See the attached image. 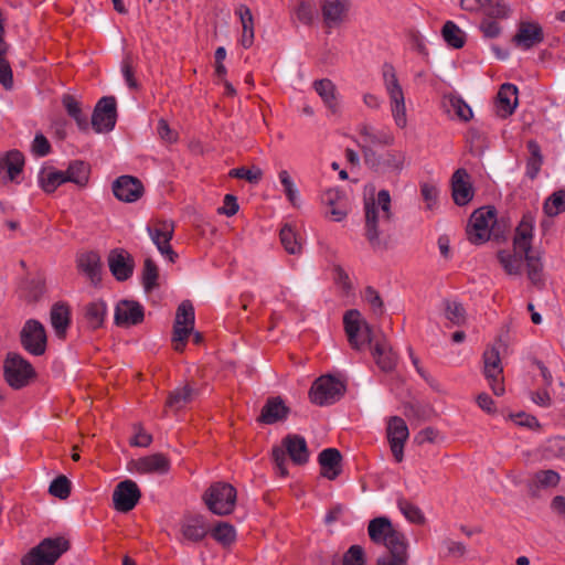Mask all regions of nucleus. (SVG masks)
Returning a JSON list of instances; mask_svg holds the SVG:
<instances>
[{"label":"nucleus","mask_w":565,"mask_h":565,"mask_svg":"<svg viewBox=\"0 0 565 565\" xmlns=\"http://www.w3.org/2000/svg\"><path fill=\"white\" fill-rule=\"evenodd\" d=\"M534 218L532 215L523 216L522 221L515 230L513 238V246L516 250L531 253L533 231H534Z\"/></svg>","instance_id":"33"},{"label":"nucleus","mask_w":565,"mask_h":565,"mask_svg":"<svg viewBox=\"0 0 565 565\" xmlns=\"http://www.w3.org/2000/svg\"><path fill=\"white\" fill-rule=\"evenodd\" d=\"M288 408L278 397H273L264 405L259 420L265 424H274L286 418Z\"/></svg>","instance_id":"39"},{"label":"nucleus","mask_w":565,"mask_h":565,"mask_svg":"<svg viewBox=\"0 0 565 565\" xmlns=\"http://www.w3.org/2000/svg\"><path fill=\"white\" fill-rule=\"evenodd\" d=\"M50 151L51 145L47 138L43 134L38 132L31 143V152L36 157H45Z\"/></svg>","instance_id":"63"},{"label":"nucleus","mask_w":565,"mask_h":565,"mask_svg":"<svg viewBox=\"0 0 565 565\" xmlns=\"http://www.w3.org/2000/svg\"><path fill=\"white\" fill-rule=\"evenodd\" d=\"M92 124L96 132H107L116 124V99L111 96L103 97L96 105Z\"/></svg>","instance_id":"18"},{"label":"nucleus","mask_w":565,"mask_h":565,"mask_svg":"<svg viewBox=\"0 0 565 565\" xmlns=\"http://www.w3.org/2000/svg\"><path fill=\"white\" fill-rule=\"evenodd\" d=\"M559 481V476L553 470H543L536 472L532 478V486L536 489L555 487Z\"/></svg>","instance_id":"53"},{"label":"nucleus","mask_w":565,"mask_h":565,"mask_svg":"<svg viewBox=\"0 0 565 565\" xmlns=\"http://www.w3.org/2000/svg\"><path fill=\"white\" fill-rule=\"evenodd\" d=\"M235 14L238 17L242 25L241 44L248 49L253 45L255 39L254 18L248 7L241 4L236 8Z\"/></svg>","instance_id":"38"},{"label":"nucleus","mask_w":565,"mask_h":565,"mask_svg":"<svg viewBox=\"0 0 565 565\" xmlns=\"http://www.w3.org/2000/svg\"><path fill=\"white\" fill-rule=\"evenodd\" d=\"M195 392L188 385L173 391L167 402V406L179 411L194 399Z\"/></svg>","instance_id":"46"},{"label":"nucleus","mask_w":565,"mask_h":565,"mask_svg":"<svg viewBox=\"0 0 565 565\" xmlns=\"http://www.w3.org/2000/svg\"><path fill=\"white\" fill-rule=\"evenodd\" d=\"M518 103V87L510 83L503 84L497 96V114L501 117L512 115Z\"/></svg>","instance_id":"31"},{"label":"nucleus","mask_w":565,"mask_h":565,"mask_svg":"<svg viewBox=\"0 0 565 565\" xmlns=\"http://www.w3.org/2000/svg\"><path fill=\"white\" fill-rule=\"evenodd\" d=\"M350 9L349 0H324L321 3L323 23L329 29L341 25Z\"/></svg>","instance_id":"27"},{"label":"nucleus","mask_w":565,"mask_h":565,"mask_svg":"<svg viewBox=\"0 0 565 565\" xmlns=\"http://www.w3.org/2000/svg\"><path fill=\"white\" fill-rule=\"evenodd\" d=\"M108 266L117 280H127L134 271V260L124 249H114L108 255Z\"/></svg>","instance_id":"28"},{"label":"nucleus","mask_w":565,"mask_h":565,"mask_svg":"<svg viewBox=\"0 0 565 565\" xmlns=\"http://www.w3.org/2000/svg\"><path fill=\"white\" fill-rule=\"evenodd\" d=\"M376 364L384 371H390L395 366L396 356L391 347L385 342H377L372 350Z\"/></svg>","instance_id":"43"},{"label":"nucleus","mask_w":565,"mask_h":565,"mask_svg":"<svg viewBox=\"0 0 565 565\" xmlns=\"http://www.w3.org/2000/svg\"><path fill=\"white\" fill-rule=\"evenodd\" d=\"M398 508L403 515L411 522L418 523L423 520V513L418 507L406 500H398Z\"/></svg>","instance_id":"60"},{"label":"nucleus","mask_w":565,"mask_h":565,"mask_svg":"<svg viewBox=\"0 0 565 565\" xmlns=\"http://www.w3.org/2000/svg\"><path fill=\"white\" fill-rule=\"evenodd\" d=\"M131 469L138 473H167L170 469V462L161 454H152L139 458L131 462Z\"/></svg>","instance_id":"29"},{"label":"nucleus","mask_w":565,"mask_h":565,"mask_svg":"<svg viewBox=\"0 0 565 565\" xmlns=\"http://www.w3.org/2000/svg\"><path fill=\"white\" fill-rule=\"evenodd\" d=\"M49 492L58 499H66L71 492V482L65 476L55 478L49 488Z\"/></svg>","instance_id":"57"},{"label":"nucleus","mask_w":565,"mask_h":565,"mask_svg":"<svg viewBox=\"0 0 565 565\" xmlns=\"http://www.w3.org/2000/svg\"><path fill=\"white\" fill-rule=\"evenodd\" d=\"M367 532L374 543L383 544L388 551H402L406 544L404 534L385 516L373 519L369 523Z\"/></svg>","instance_id":"6"},{"label":"nucleus","mask_w":565,"mask_h":565,"mask_svg":"<svg viewBox=\"0 0 565 565\" xmlns=\"http://www.w3.org/2000/svg\"><path fill=\"white\" fill-rule=\"evenodd\" d=\"M108 313L107 305L102 299H96L84 306L83 315L85 322L90 329L100 328Z\"/></svg>","instance_id":"34"},{"label":"nucleus","mask_w":565,"mask_h":565,"mask_svg":"<svg viewBox=\"0 0 565 565\" xmlns=\"http://www.w3.org/2000/svg\"><path fill=\"white\" fill-rule=\"evenodd\" d=\"M147 232L158 252L169 262L174 263L177 254L170 245L174 233L173 223L167 220H156L147 225Z\"/></svg>","instance_id":"9"},{"label":"nucleus","mask_w":565,"mask_h":565,"mask_svg":"<svg viewBox=\"0 0 565 565\" xmlns=\"http://www.w3.org/2000/svg\"><path fill=\"white\" fill-rule=\"evenodd\" d=\"M544 212L548 216H556L565 212V190L556 191L546 199Z\"/></svg>","instance_id":"48"},{"label":"nucleus","mask_w":565,"mask_h":565,"mask_svg":"<svg viewBox=\"0 0 565 565\" xmlns=\"http://www.w3.org/2000/svg\"><path fill=\"white\" fill-rule=\"evenodd\" d=\"M143 307L134 300H120L115 308V322L120 327H130L143 320Z\"/></svg>","instance_id":"26"},{"label":"nucleus","mask_w":565,"mask_h":565,"mask_svg":"<svg viewBox=\"0 0 565 565\" xmlns=\"http://www.w3.org/2000/svg\"><path fill=\"white\" fill-rule=\"evenodd\" d=\"M63 174L65 183L72 182L78 186H85L88 182L89 168L82 161H74L63 171Z\"/></svg>","instance_id":"44"},{"label":"nucleus","mask_w":565,"mask_h":565,"mask_svg":"<svg viewBox=\"0 0 565 565\" xmlns=\"http://www.w3.org/2000/svg\"><path fill=\"white\" fill-rule=\"evenodd\" d=\"M7 51V45H0V84L6 89H11L13 86V75L10 63L6 60Z\"/></svg>","instance_id":"52"},{"label":"nucleus","mask_w":565,"mask_h":565,"mask_svg":"<svg viewBox=\"0 0 565 565\" xmlns=\"http://www.w3.org/2000/svg\"><path fill=\"white\" fill-rule=\"evenodd\" d=\"M498 260L503 270L510 276H520L526 264L529 279L533 284L541 280L542 262L541 258L529 252L516 250V248L500 250Z\"/></svg>","instance_id":"1"},{"label":"nucleus","mask_w":565,"mask_h":565,"mask_svg":"<svg viewBox=\"0 0 565 565\" xmlns=\"http://www.w3.org/2000/svg\"><path fill=\"white\" fill-rule=\"evenodd\" d=\"M321 203L324 206L327 217L333 222L343 221L350 211L349 199L339 189L326 190L321 195Z\"/></svg>","instance_id":"17"},{"label":"nucleus","mask_w":565,"mask_h":565,"mask_svg":"<svg viewBox=\"0 0 565 565\" xmlns=\"http://www.w3.org/2000/svg\"><path fill=\"white\" fill-rule=\"evenodd\" d=\"M181 542H199L209 533V525L204 516L199 514L184 515L180 523Z\"/></svg>","instance_id":"22"},{"label":"nucleus","mask_w":565,"mask_h":565,"mask_svg":"<svg viewBox=\"0 0 565 565\" xmlns=\"http://www.w3.org/2000/svg\"><path fill=\"white\" fill-rule=\"evenodd\" d=\"M530 158L526 163V174L533 179L539 173L542 166V157L540 153V147L536 142L530 141L529 145Z\"/></svg>","instance_id":"54"},{"label":"nucleus","mask_w":565,"mask_h":565,"mask_svg":"<svg viewBox=\"0 0 565 565\" xmlns=\"http://www.w3.org/2000/svg\"><path fill=\"white\" fill-rule=\"evenodd\" d=\"M236 497V490L232 484L216 482L206 490L204 502L212 513L226 515L234 511Z\"/></svg>","instance_id":"7"},{"label":"nucleus","mask_w":565,"mask_h":565,"mask_svg":"<svg viewBox=\"0 0 565 565\" xmlns=\"http://www.w3.org/2000/svg\"><path fill=\"white\" fill-rule=\"evenodd\" d=\"M280 242L288 254L298 255L302 252L303 237L297 231L296 225L286 223L280 230Z\"/></svg>","instance_id":"35"},{"label":"nucleus","mask_w":565,"mask_h":565,"mask_svg":"<svg viewBox=\"0 0 565 565\" xmlns=\"http://www.w3.org/2000/svg\"><path fill=\"white\" fill-rule=\"evenodd\" d=\"M230 175L238 179L247 180L250 183H258L262 179L263 172L259 168H237L230 171Z\"/></svg>","instance_id":"62"},{"label":"nucleus","mask_w":565,"mask_h":565,"mask_svg":"<svg viewBox=\"0 0 565 565\" xmlns=\"http://www.w3.org/2000/svg\"><path fill=\"white\" fill-rule=\"evenodd\" d=\"M51 326L58 338H64L71 324V307L65 302H56L50 312Z\"/></svg>","instance_id":"32"},{"label":"nucleus","mask_w":565,"mask_h":565,"mask_svg":"<svg viewBox=\"0 0 565 565\" xmlns=\"http://www.w3.org/2000/svg\"><path fill=\"white\" fill-rule=\"evenodd\" d=\"M484 375L493 393L498 396L504 393L502 382V366L499 351L494 348L488 349L483 353Z\"/></svg>","instance_id":"21"},{"label":"nucleus","mask_w":565,"mask_h":565,"mask_svg":"<svg viewBox=\"0 0 565 565\" xmlns=\"http://www.w3.org/2000/svg\"><path fill=\"white\" fill-rule=\"evenodd\" d=\"M77 266L93 282L99 280L100 258L97 253L87 252L79 255Z\"/></svg>","instance_id":"41"},{"label":"nucleus","mask_w":565,"mask_h":565,"mask_svg":"<svg viewBox=\"0 0 565 565\" xmlns=\"http://www.w3.org/2000/svg\"><path fill=\"white\" fill-rule=\"evenodd\" d=\"M341 455L334 448H328L319 455V463L321 466V475L329 479H335L340 473Z\"/></svg>","instance_id":"37"},{"label":"nucleus","mask_w":565,"mask_h":565,"mask_svg":"<svg viewBox=\"0 0 565 565\" xmlns=\"http://www.w3.org/2000/svg\"><path fill=\"white\" fill-rule=\"evenodd\" d=\"M364 553L361 546L352 545L343 557V565H364Z\"/></svg>","instance_id":"64"},{"label":"nucleus","mask_w":565,"mask_h":565,"mask_svg":"<svg viewBox=\"0 0 565 565\" xmlns=\"http://www.w3.org/2000/svg\"><path fill=\"white\" fill-rule=\"evenodd\" d=\"M277 177L282 188V192L286 196V200L290 203L292 207H300L301 195L291 174L286 169H280L277 173Z\"/></svg>","instance_id":"40"},{"label":"nucleus","mask_w":565,"mask_h":565,"mask_svg":"<svg viewBox=\"0 0 565 565\" xmlns=\"http://www.w3.org/2000/svg\"><path fill=\"white\" fill-rule=\"evenodd\" d=\"M295 15L303 24H310L317 17L316 8L310 2H300L295 9Z\"/></svg>","instance_id":"58"},{"label":"nucleus","mask_w":565,"mask_h":565,"mask_svg":"<svg viewBox=\"0 0 565 565\" xmlns=\"http://www.w3.org/2000/svg\"><path fill=\"white\" fill-rule=\"evenodd\" d=\"M451 195L459 206L467 205L475 196L471 177L465 169H457L451 177Z\"/></svg>","instance_id":"24"},{"label":"nucleus","mask_w":565,"mask_h":565,"mask_svg":"<svg viewBox=\"0 0 565 565\" xmlns=\"http://www.w3.org/2000/svg\"><path fill=\"white\" fill-rule=\"evenodd\" d=\"M500 232L497 210L493 206H481L471 214L467 235L472 244H483L492 236H498Z\"/></svg>","instance_id":"2"},{"label":"nucleus","mask_w":565,"mask_h":565,"mask_svg":"<svg viewBox=\"0 0 565 565\" xmlns=\"http://www.w3.org/2000/svg\"><path fill=\"white\" fill-rule=\"evenodd\" d=\"M394 135L388 128H377L373 126H362L359 129L356 142L363 149L364 157L366 152H374V147L391 146L394 143Z\"/></svg>","instance_id":"15"},{"label":"nucleus","mask_w":565,"mask_h":565,"mask_svg":"<svg viewBox=\"0 0 565 565\" xmlns=\"http://www.w3.org/2000/svg\"><path fill=\"white\" fill-rule=\"evenodd\" d=\"M345 332L351 345L358 350L371 341V330L358 310H350L343 317Z\"/></svg>","instance_id":"13"},{"label":"nucleus","mask_w":565,"mask_h":565,"mask_svg":"<svg viewBox=\"0 0 565 565\" xmlns=\"http://www.w3.org/2000/svg\"><path fill=\"white\" fill-rule=\"evenodd\" d=\"M377 565H407L406 544L402 551H390L388 555L380 557Z\"/></svg>","instance_id":"59"},{"label":"nucleus","mask_w":565,"mask_h":565,"mask_svg":"<svg viewBox=\"0 0 565 565\" xmlns=\"http://www.w3.org/2000/svg\"><path fill=\"white\" fill-rule=\"evenodd\" d=\"M408 427L404 419L392 417L387 423V439L392 454L396 461L401 462L404 457V444L408 438Z\"/></svg>","instance_id":"23"},{"label":"nucleus","mask_w":565,"mask_h":565,"mask_svg":"<svg viewBox=\"0 0 565 565\" xmlns=\"http://www.w3.org/2000/svg\"><path fill=\"white\" fill-rule=\"evenodd\" d=\"M46 331L44 326L34 319L28 320L21 330V343L33 355H42L46 350Z\"/></svg>","instance_id":"14"},{"label":"nucleus","mask_w":565,"mask_h":565,"mask_svg":"<svg viewBox=\"0 0 565 565\" xmlns=\"http://www.w3.org/2000/svg\"><path fill=\"white\" fill-rule=\"evenodd\" d=\"M140 499V490L132 480L120 481L113 493L114 507L119 512L132 510Z\"/></svg>","instance_id":"19"},{"label":"nucleus","mask_w":565,"mask_h":565,"mask_svg":"<svg viewBox=\"0 0 565 565\" xmlns=\"http://www.w3.org/2000/svg\"><path fill=\"white\" fill-rule=\"evenodd\" d=\"M441 34L445 42L454 49H461L465 45L466 34L452 21H447L444 24Z\"/></svg>","instance_id":"45"},{"label":"nucleus","mask_w":565,"mask_h":565,"mask_svg":"<svg viewBox=\"0 0 565 565\" xmlns=\"http://www.w3.org/2000/svg\"><path fill=\"white\" fill-rule=\"evenodd\" d=\"M420 194L428 210H433L440 194V188L437 182L425 181L420 183Z\"/></svg>","instance_id":"50"},{"label":"nucleus","mask_w":565,"mask_h":565,"mask_svg":"<svg viewBox=\"0 0 565 565\" xmlns=\"http://www.w3.org/2000/svg\"><path fill=\"white\" fill-rule=\"evenodd\" d=\"M284 445L294 462L303 463L308 460L307 444L302 437L288 436Z\"/></svg>","instance_id":"42"},{"label":"nucleus","mask_w":565,"mask_h":565,"mask_svg":"<svg viewBox=\"0 0 565 565\" xmlns=\"http://www.w3.org/2000/svg\"><path fill=\"white\" fill-rule=\"evenodd\" d=\"M544 40L543 29L534 21H522L513 38L515 46L526 51L540 44Z\"/></svg>","instance_id":"25"},{"label":"nucleus","mask_w":565,"mask_h":565,"mask_svg":"<svg viewBox=\"0 0 565 565\" xmlns=\"http://www.w3.org/2000/svg\"><path fill=\"white\" fill-rule=\"evenodd\" d=\"M68 547L63 536L44 539L22 558V565H54Z\"/></svg>","instance_id":"3"},{"label":"nucleus","mask_w":565,"mask_h":565,"mask_svg":"<svg viewBox=\"0 0 565 565\" xmlns=\"http://www.w3.org/2000/svg\"><path fill=\"white\" fill-rule=\"evenodd\" d=\"M444 315L452 324H460L465 321V309L457 301L445 300L443 302Z\"/></svg>","instance_id":"55"},{"label":"nucleus","mask_w":565,"mask_h":565,"mask_svg":"<svg viewBox=\"0 0 565 565\" xmlns=\"http://www.w3.org/2000/svg\"><path fill=\"white\" fill-rule=\"evenodd\" d=\"M38 183L45 193H53L65 183L63 171L52 166L42 167L38 173Z\"/></svg>","instance_id":"36"},{"label":"nucleus","mask_w":565,"mask_h":565,"mask_svg":"<svg viewBox=\"0 0 565 565\" xmlns=\"http://www.w3.org/2000/svg\"><path fill=\"white\" fill-rule=\"evenodd\" d=\"M62 103L67 114L74 118L79 126L86 124V118L82 114L81 105L74 96L65 95L62 99Z\"/></svg>","instance_id":"56"},{"label":"nucleus","mask_w":565,"mask_h":565,"mask_svg":"<svg viewBox=\"0 0 565 565\" xmlns=\"http://www.w3.org/2000/svg\"><path fill=\"white\" fill-rule=\"evenodd\" d=\"M143 192L141 181L132 175H120L113 182V193L121 202H137Z\"/></svg>","instance_id":"20"},{"label":"nucleus","mask_w":565,"mask_h":565,"mask_svg":"<svg viewBox=\"0 0 565 565\" xmlns=\"http://www.w3.org/2000/svg\"><path fill=\"white\" fill-rule=\"evenodd\" d=\"M159 269L158 266L151 260L146 259L142 269V285L147 292L158 288L159 282Z\"/></svg>","instance_id":"47"},{"label":"nucleus","mask_w":565,"mask_h":565,"mask_svg":"<svg viewBox=\"0 0 565 565\" xmlns=\"http://www.w3.org/2000/svg\"><path fill=\"white\" fill-rule=\"evenodd\" d=\"M366 163L381 174H398L405 166V153L399 150H388L376 154L366 152Z\"/></svg>","instance_id":"12"},{"label":"nucleus","mask_w":565,"mask_h":565,"mask_svg":"<svg viewBox=\"0 0 565 565\" xmlns=\"http://www.w3.org/2000/svg\"><path fill=\"white\" fill-rule=\"evenodd\" d=\"M313 88L331 114L335 115L340 111V96L335 85L330 79L315 81Z\"/></svg>","instance_id":"30"},{"label":"nucleus","mask_w":565,"mask_h":565,"mask_svg":"<svg viewBox=\"0 0 565 565\" xmlns=\"http://www.w3.org/2000/svg\"><path fill=\"white\" fill-rule=\"evenodd\" d=\"M383 79L393 120L398 128H405L407 126L405 95L392 66H384Z\"/></svg>","instance_id":"4"},{"label":"nucleus","mask_w":565,"mask_h":565,"mask_svg":"<svg viewBox=\"0 0 565 565\" xmlns=\"http://www.w3.org/2000/svg\"><path fill=\"white\" fill-rule=\"evenodd\" d=\"M448 103V111L452 113L459 120L469 121L472 118L471 107L461 97L451 96Z\"/></svg>","instance_id":"49"},{"label":"nucleus","mask_w":565,"mask_h":565,"mask_svg":"<svg viewBox=\"0 0 565 565\" xmlns=\"http://www.w3.org/2000/svg\"><path fill=\"white\" fill-rule=\"evenodd\" d=\"M194 308L189 300L182 301L175 313V321L173 327V345L177 351H182L186 339L194 329Z\"/></svg>","instance_id":"10"},{"label":"nucleus","mask_w":565,"mask_h":565,"mask_svg":"<svg viewBox=\"0 0 565 565\" xmlns=\"http://www.w3.org/2000/svg\"><path fill=\"white\" fill-rule=\"evenodd\" d=\"M362 297L375 315H381L383 312V301L374 288L366 287Z\"/></svg>","instance_id":"61"},{"label":"nucleus","mask_w":565,"mask_h":565,"mask_svg":"<svg viewBox=\"0 0 565 565\" xmlns=\"http://www.w3.org/2000/svg\"><path fill=\"white\" fill-rule=\"evenodd\" d=\"M344 391L345 386L342 381L332 375H322L313 382L309 397L313 404L324 406L339 401Z\"/></svg>","instance_id":"8"},{"label":"nucleus","mask_w":565,"mask_h":565,"mask_svg":"<svg viewBox=\"0 0 565 565\" xmlns=\"http://www.w3.org/2000/svg\"><path fill=\"white\" fill-rule=\"evenodd\" d=\"M4 376L11 387L21 388L34 376V370L25 359L10 353L4 361Z\"/></svg>","instance_id":"11"},{"label":"nucleus","mask_w":565,"mask_h":565,"mask_svg":"<svg viewBox=\"0 0 565 565\" xmlns=\"http://www.w3.org/2000/svg\"><path fill=\"white\" fill-rule=\"evenodd\" d=\"M212 536L218 543L230 545L236 540V531L230 523L220 522L212 530Z\"/></svg>","instance_id":"51"},{"label":"nucleus","mask_w":565,"mask_h":565,"mask_svg":"<svg viewBox=\"0 0 565 565\" xmlns=\"http://www.w3.org/2000/svg\"><path fill=\"white\" fill-rule=\"evenodd\" d=\"M24 154L17 150H8L0 153V180L4 183L19 184L24 171Z\"/></svg>","instance_id":"16"},{"label":"nucleus","mask_w":565,"mask_h":565,"mask_svg":"<svg viewBox=\"0 0 565 565\" xmlns=\"http://www.w3.org/2000/svg\"><path fill=\"white\" fill-rule=\"evenodd\" d=\"M390 207L391 196L386 190H381L376 199L365 203L366 236L374 246L380 243L379 222L390 217Z\"/></svg>","instance_id":"5"}]
</instances>
